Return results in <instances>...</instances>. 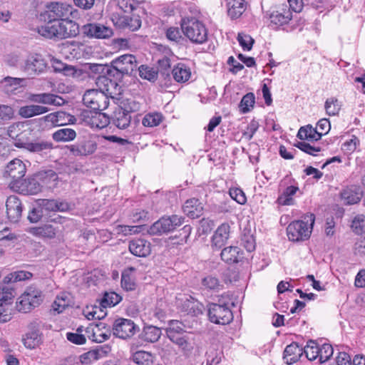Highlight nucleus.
<instances>
[{"mask_svg": "<svg viewBox=\"0 0 365 365\" xmlns=\"http://www.w3.org/2000/svg\"><path fill=\"white\" fill-rule=\"evenodd\" d=\"M297 137L301 140H318L321 138V135L318 133L317 128L308 125L299 128Z\"/></svg>", "mask_w": 365, "mask_h": 365, "instance_id": "37", "label": "nucleus"}, {"mask_svg": "<svg viewBox=\"0 0 365 365\" xmlns=\"http://www.w3.org/2000/svg\"><path fill=\"white\" fill-rule=\"evenodd\" d=\"M185 304L188 312L194 315L201 314L203 312V304L191 296L186 299Z\"/></svg>", "mask_w": 365, "mask_h": 365, "instance_id": "49", "label": "nucleus"}, {"mask_svg": "<svg viewBox=\"0 0 365 365\" xmlns=\"http://www.w3.org/2000/svg\"><path fill=\"white\" fill-rule=\"evenodd\" d=\"M49 18L56 20H66L69 17H74V14L77 11L71 5L66 3L52 2L48 6Z\"/></svg>", "mask_w": 365, "mask_h": 365, "instance_id": "8", "label": "nucleus"}, {"mask_svg": "<svg viewBox=\"0 0 365 365\" xmlns=\"http://www.w3.org/2000/svg\"><path fill=\"white\" fill-rule=\"evenodd\" d=\"M138 330L139 327L129 319L118 318L113 324V334L123 339L131 338Z\"/></svg>", "mask_w": 365, "mask_h": 365, "instance_id": "6", "label": "nucleus"}, {"mask_svg": "<svg viewBox=\"0 0 365 365\" xmlns=\"http://www.w3.org/2000/svg\"><path fill=\"white\" fill-rule=\"evenodd\" d=\"M302 354L303 349L297 343H292L286 346L283 358L287 364L292 365L298 361Z\"/></svg>", "mask_w": 365, "mask_h": 365, "instance_id": "20", "label": "nucleus"}, {"mask_svg": "<svg viewBox=\"0 0 365 365\" xmlns=\"http://www.w3.org/2000/svg\"><path fill=\"white\" fill-rule=\"evenodd\" d=\"M292 19L289 9H283L282 11H274L269 15L270 23L276 27L287 24Z\"/></svg>", "mask_w": 365, "mask_h": 365, "instance_id": "31", "label": "nucleus"}, {"mask_svg": "<svg viewBox=\"0 0 365 365\" xmlns=\"http://www.w3.org/2000/svg\"><path fill=\"white\" fill-rule=\"evenodd\" d=\"M109 106V98L105 93L94 91L93 88V113L103 111Z\"/></svg>", "mask_w": 365, "mask_h": 365, "instance_id": "34", "label": "nucleus"}, {"mask_svg": "<svg viewBox=\"0 0 365 365\" xmlns=\"http://www.w3.org/2000/svg\"><path fill=\"white\" fill-rule=\"evenodd\" d=\"M362 197V192L356 186L346 187L341 192V198L346 205L358 203Z\"/></svg>", "mask_w": 365, "mask_h": 365, "instance_id": "21", "label": "nucleus"}, {"mask_svg": "<svg viewBox=\"0 0 365 365\" xmlns=\"http://www.w3.org/2000/svg\"><path fill=\"white\" fill-rule=\"evenodd\" d=\"M14 110L11 106L0 104V125L14 118Z\"/></svg>", "mask_w": 365, "mask_h": 365, "instance_id": "52", "label": "nucleus"}, {"mask_svg": "<svg viewBox=\"0 0 365 365\" xmlns=\"http://www.w3.org/2000/svg\"><path fill=\"white\" fill-rule=\"evenodd\" d=\"M41 336L37 331H31L23 339L24 346L29 349H34L40 344Z\"/></svg>", "mask_w": 365, "mask_h": 365, "instance_id": "46", "label": "nucleus"}, {"mask_svg": "<svg viewBox=\"0 0 365 365\" xmlns=\"http://www.w3.org/2000/svg\"><path fill=\"white\" fill-rule=\"evenodd\" d=\"M172 73L173 78L178 83H185L191 76L190 68L182 63H179L173 67Z\"/></svg>", "mask_w": 365, "mask_h": 365, "instance_id": "33", "label": "nucleus"}, {"mask_svg": "<svg viewBox=\"0 0 365 365\" xmlns=\"http://www.w3.org/2000/svg\"><path fill=\"white\" fill-rule=\"evenodd\" d=\"M208 317L211 322L217 324H228L233 320V314L228 305L222 303H212L208 306Z\"/></svg>", "mask_w": 365, "mask_h": 365, "instance_id": "4", "label": "nucleus"}, {"mask_svg": "<svg viewBox=\"0 0 365 365\" xmlns=\"http://www.w3.org/2000/svg\"><path fill=\"white\" fill-rule=\"evenodd\" d=\"M73 300L71 294L68 292H62L58 295L53 303L52 307L53 311L58 314L63 312L66 308L71 306Z\"/></svg>", "mask_w": 365, "mask_h": 365, "instance_id": "28", "label": "nucleus"}, {"mask_svg": "<svg viewBox=\"0 0 365 365\" xmlns=\"http://www.w3.org/2000/svg\"><path fill=\"white\" fill-rule=\"evenodd\" d=\"M6 214L12 222H17L22 213V205L20 200L14 195L9 196L6 202Z\"/></svg>", "mask_w": 365, "mask_h": 365, "instance_id": "13", "label": "nucleus"}, {"mask_svg": "<svg viewBox=\"0 0 365 365\" xmlns=\"http://www.w3.org/2000/svg\"><path fill=\"white\" fill-rule=\"evenodd\" d=\"M319 346L314 341L310 340L304 346L303 352L309 361L315 360L319 358Z\"/></svg>", "mask_w": 365, "mask_h": 365, "instance_id": "48", "label": "nucleus"}, {"mask_svg": "<svg viewBox=\"0 0 365 365\" xmlns=\"http://www.w3.org/2000/svg\"><path fill=\"white\" fill-rule=\"evenodd\" d=\"M93 80H95L96 88L94 91L98 92H108L110 86H113L112 81L108 77V75H98L97 76H93Z\"/></svg>", "mask_w": 365, "mask_h": 365, "instance_id": "39", "label": "nucleus"}, {"mask_svg": "<svg viewBox=\"0 0 365 365\" xmlns=\"http://www.w3.org/2000/svg\"><path fill=\"white\" fill-rule=\"evenodd\" d=\"M139 75L142 78L148 80L150 81H155L157 78L158 73L153 68L148 66L141 65L138 68Z\"/></svg>", "mask_w": 365, "mask_h": 365, "instance_id": "57", "label": "nucleus"}, {"mask_svg": "<svg viewBox=\"0 0 365 365\" xmlns=\"http://www.w3.org/2000/svg\"><path fill=\"white\" fill-rule=\"evenodd\" d=\"M26 171V165L23 161L15 158L8 163L5 173L14 181H18L25 175Z\"/></svg>", "mask_w": 365, "mask_h": 365, "instance_id": "16", "label": "nucleus"}, {"mask_svg": "<svg viewBox=\"0 0 365 365\" xmlns=\"http://www.w3.org/2000/svg\"><path fill=\"white\" fill-rule=\"evenodd\" d=\"M46 63L41 56L36 54L30 56L25 62L24 71L28 76L38 75L46 69Z\"/></svg>", "mask_w": 365, "mask_h": 365, "instance_id": "11", "label": "nucleus"}, {"mask_svg": "<svg viewBox=\"0 0 365 365\" xmlns=\"http://www.w3.org/2000/svg\"><path fill=\"white\" fill-rule=\"evenodd\" d=\"M184 222V217L173 215L170 217H163L154 222L149 228L148 232L153 235H160L168 233L180 227Z\"/></svg>", "mask_w": 365, "mask_h": 365, "instance_id": "3", "label": "nucleus"}, {"mask_svg": "<svg viewBox=\"0 0 365 365\" xmlns=\"http://www.w3.org/2000/svg\"><path fill=\"white\" fill-rule=\"evenodd\" d=\"M31 132V126L29 122L13 123L7 130L9 136L15 140V143H25Z\"/></svg>", "mask_w": 365, "mask_h": 365, "instance_id": "9", "label": "nucleus"}, {"mask_svg": "<svg viewBox=\"0 0 365 365\" xmlns=\"http://www.w3.org/2000/svg\"><path fill=\"white\" fill-rule=\"evenodd\" d=\"M227 14L232 19L242 16L246 9L245 0H226Z\"/></svg>", "mask_w": 365, "mask_h": 365, "instance_id": "26", "label": "nucleus"}, {"mask_svg": "<svg viewBox=\"0 0 365 365\" xmlns=\"http://www.w3.org/2000/svg\"><path fill=\"white\" fill-rule=\"evenodd\" d=\"M81 331H82V329L78 328L77 329L76 333L68 332L66 334V338L71 343H73L76 344H83L86 343V336L81 333Z\"/></svg>", "mask_w": 365, "mask_h": 365, "instance_id": "61", "label": "nucleus"}, {"mask_svg": "<svg viewBox=\"0 0 365 365\" xmlns=\"http://www.w3.org/2000/svg\"><path fill=\"white\" fill-rule=\"evenodd\" d=\"M128 14H121L118 11H113L111 15V19L115 26L120 29H128L130 31H136L141 26V20L138 15H127Z\"/></svg>", "mask_w": 365, "mask_h": 365, "instance_id": "7", "label": "nucleus"}, {"mask_svg": "<svg viewBox=\"0 0 365 365\" xmlns=\"http://www.w3.org/2000/svg\"><path fill=\"white\" fill-rule=\"evenodd\" d=\"M185 326L184 324L178 320H171L169 322L168 327L166 329V334L168 337L178 335L182 334L185 331Z\"/></svg>", "mask_w": 365, "mask_h": 365, "instance_id": "51", "label": "nucleus"}, {"mask_svg": "<svg viewBox=\"0 0 365 365\" xmlns=\"http://www.w3.org/2000/svg\"><path fill=\"white\" fill-rule=\"evenodd\" d=\"M130 252L140 257H145L150 253V244L143 239H134L129 242Z\"/></svg>", "mask_w": 365, "mask_h": 365, "instance_id": "17", "label": "nucleus"}, {"mask_svg": "<svg viewBox=\"0 0 365 365\" xmlns=\"http://www.w3.org/2000/svg\"><path fill=\"white\" fill-rule=\"evenodd\" d=\"M133 360L138 365H151L153 356L150 352L138 351L133 355Z\"/></svg>", "mask_w": 365, "mask_h": 365, "instance_id": "50", "label": "nucleus"}, {"mask_svg": "<svg viewBox=\"0 0 365 365\" xmlns=\"http://www.w3.org/2000/svg\"><path fill=\"white\" fill-rule=\"evenodd\" d=\"M14 145L18 148H23L26 150L31 153H42L46 150L53 149V143L48 140H35L32 142L25 143H14Z\"/></svg>", "mask_w": 365, "mask_h": 365, "instance_id": "14", "label": "nucleus"}, {"mask_svg": "<svg viewBox=\"0 0 365 365\" xmlns=\"http://www.w3.org/2000/svg\"><path fill=\"white\" fill-rule=\"evenodd\" d=\"M58 39L74 37L79 33L78 24L73 21L69 19L58 20Z\"/></svg>", "mask_w": 365, "mask_h": 365, "instance_id": "15", "label": "nucleus"}, {"mask_svg": "<svg viewBox=\"0 0 365 365\" xmlns=\"http://www.w3.org/2000/svg\"><path fill=\"white\" fill-rule=\"evenodd\" d=\"M230 227L228 223H222L216 230L212 237V245L220 247L227 240L230 236Z\"/></svg>", "mask_w": 365, "mask_h": 365, "instance_id": "27", "label": "nucleus"}, {"mask_svg": "<svg viewBox=\"0 0 365 365\" xmlns=\"http://www.w3.org/2000/svg\"><path fill=\"white\" fill-rule=\"evenodd\" d=\"M182 209L184 213L192 219L198 218L203 214V206L196 198L187 200Z\"/></svg>", "mask_w": 365, "mask_h": 365, "instance_id": "19", "label": "nucleus"}, {"mask_svg": "<svg viewBox=\"0 0 365 365\" xmlns=\"http://www.w3.org/2000/svg\"><path fill=\"white\" fill-rule=\"evenodd\" d=\"M46 120L56 124V125H64L74 123L76 118L64 111H58L47 115L46 116Z\"/></svg>", "mask_w": 365, "mask_h": 365, "instance_id": "23", "label": "nucleus"}, {"mask_svg": "<svg viewBox=\"0 0 365 365\" xmlns=\"http://www.w3.org/2000/svg\"><path fill=\"white\" fill-rule=\"evenodd\" d=\"M110 336L109 327L103 322H98L93 326V341L102 343Z\"/></svg>", "mask_w": 365, "mask_h": 365, "instance_id": "24", "label": "nucleus"}, {"mask_svg": "<svg viewBox=\"0 0 365 365\" xmlns=\"http://www.w3.org/2000/svg\"><path fill=\"white\" fill-rule=\"evenodd\" d=\"M51 63L54 71L56 72H63L66 76H72L80 80L89 77L88 72L83 71L82 69H76L73 66H68L56 58H53Z\"/></svg>", "mask_w": 365, "mask_h": 365, "instance_id": "12", "label": "nucleus"}, {"mask_svg": "<svg viewBox=\"0 0 365 365\" xmlns=\"http://www.w3.org/2000/svg\"><path fill=\"white\" fill-rule=\"evenodd\" d=\"M237 40L242 48L247 51L252 49L255 42L254 39L250 35L243 33L238 34Z\"/></svg>", "mask_w": 365, "mask_h": 365, "instance_id": "60", "label": "nucleus"}, {"mask_svg": "<svg viewBox=\"0 0 365 365\" xmlns=\"http://www.w3.org/2000/svg\"><path fill=\"white\" fill-rule=\"evenodd\" d=\"M121 286L126 291H132L135 289V283L133 279L127 272H123L122 274Z\"/></svg>", "mask_w": 365, "mask_h": 365, "instance_id": "63", "label": "nucleus"}, {"mask_svg": "<svg viewBox=\"0 0 365 365\" xmlns=\"http://www.w3.org/2000/svg\"><path fill=\"white\" fill-rule=\"evenodd\" d=\"M38 177L42 183L48 188L55 187L58 180L57 174L51 170L39 173Z\"/></svg>", "mask_w": 365, "mask_h": 365, "instance_id": "42", "label": "nucleus"}, {"mask_svg": "<svg viewBox=\"0 0 365 365\" xmlns=\"http://www.w3.org/2000/svg\"><path fill=\"white\" fill-rule=\"evenodd\" d=\"M180 26L184 35L192 43H203L207 39L205 26L195 18H183Z\"/></svg>", "mask_w": 365, "mask_h": 365, "instance_id": "2", "label": "nucleus"}, {"mask_svg": "<svg viewBox=\"0 0 365 365\" xmlns=\"http://www.w3.org/2000/svg\"><path fill=\"white\" fill-rule=\"evenodd\" d=\"M30 232L37 237L52 239L55 237L56 230L52 225H46L43 227L31 228Z\"/></svg>", "mask_w": 365, "mask_h": 365, "instance_id": "38", "label": "nucleus"}, {"mask_svg": "<svg viewBox=\"0 0 365 365\" xmlns=\"http://www.w3.org/2000/svg\"><path fill=\"white\" fill-rule=\"evenodd\" d=\"M229 194L232 199L240 205H244L247 202L245 194L240 188L231 187Z\"/></svg>", "mask_w": 365, "mask_h": 365, "instance_id": "59", "label": "nucleus"}, {"mask_svg": "<svg viewBox=\"0 0 365 365\" xmlns=\"http://www.w3.org/2000/svg\"><path fill=\"white\" fill-rule=\"evenodd\" d=\"M112 66L122 74H131L137 68L136 58L131 54L122 55L112 61Z\"/></svg>", "mask_w": 365, "mask_h": 365, "instance_id": "10", "label": "nucleus"}, {"mask_svg": "<svg viewBox=\"0 0 365 365\" xmlns=\"http://www.w3.org/2000/svg\"><path fill=\"white\" fill-rule=\"evenodd\" d=\"M299 190L297 186H289L287 187L282 195L278 198L279 202L282 205H294V200L293 196L296 194Z\"/></svg>", "mask_w": 365, "mask_h": 365, "instance_id": "43", "label": "nucleus"}, {"mask_svg": "<svg viewBox=\"0 0 365 365\" xmlns=\"http://www.w3.org/2000/svg\"><path fill=\"white\" fill-rule=\"evenodd\" d=\"M105 309L100 304L99 305H93V326L106 317L107 312Z\"/></svg>", "mask_w": 365, "mask_h": 365, "instance_id": "62", "label": "nucleus"}, {"mask_svg": "<svg viewBox=\"0 0 365 365\" xmlns=\"http://www.w3.org/2000/svg\"><path fill=\"white\" fill-rule=\"evenodd\" d=\"M38 205L41 207L43 212H56V200L41 199L38 201Z\"/></svg>", "mask_w": 365, "mask_h": 365, "instance_id": "64", "label": "nucleus"}, {"mask_svg": "<svg viewBox=\"0 0 365 365\" xmlns=\"http://www.w3.org/2000/svg\"><path fill=\"white\" fill-rule=\"evenodd\" d=\"M122 300L121 296L114 292H106L100 300V304L103 307H114Z\"/></svg>", "mask_w": 365, "mask_h": 365, "instance_id": "45", "label": "nucleus"}, {"mask_svg": "<svg viewBox=\"0 0 365 365\" xmlns=\"http://www.w3.org/2000/svg\"><path fill=\"white\" fill-rule=\"evenodd\" d=\"M68 149L75 156H86L91 153V142L89 140H81L68 146Z\"/></svg>", "mask_w": 365, "mask_h": 365, "instance_id": "32", "label": "nucleus"}, {"mask_svg": "<svg viewBox=\"0 0 365 365\" xmlns=\"http://www.w3.org/2000/svg\"><path fill=\"white\" fill-rule=\"evenodd\" d=\"M319 360L321 364L327 361L333 355L334 349L329 344H324L319 346Z\"/></svg>", "mask_w": 365, "mask_h": 365, "instance_id": "53", "label": "nucleus"}, {"mask_svg": "<svg viewBox=\"0 0 365 365\" xmlns=\"http://www.w3.org/2000/svg\"><path fill=\"white\" fill-rule=\"evenodd\" d=\"M76 137V131L68 128L58 129L52 134V138L56 142H69L74 140Z\"/></svg>", "mask_w": 365, "mask_h": 365, "instance_id": "36", "label": "nucleus"}, {"mask_svg": "<svg viewBox=\"0 0 365 365\" xmlns=\"http://www.w3.org/2000/svg\"><path fill=\"white\" fill-rule=\"evenodd\" d=\"M112 34V29L109 27L102 25H96L94 27L93 36H95L98 38H107L111 36Z\"/></svg>", "mask_w": 365, "mask_h": 365, "instance_id": "58", "label": "nucleus"}, {"mask_svg": "<svg viewBox=\"0 0 365 365\" xmlns=\"http://www.w3.org/2000/svg\"><path fill=\"white\" fill-rule=\"evenodd\" d=\"M58 20L51 19L38 26L36 31L41 36L49 39H58Z\"/></svg>", "mask_w": 365, "mask_h": 365, "instance_id": "18", "label": "nucleus"}, {"mask_svg": "<svg viewBox=\"0 0 365 365\" xmlns=\"http://www.w3.org/2000/svg\"><path fill=\"white\" fill-rule=\"evenodd\" d=\"M17 307L19 311L29 312L42 302L41 292L33 287H28L19 298Z\"/></svg>", "mask_w": 365, "mask_h": 365, "instance_id": "5", "label": "nucleus"}, {"mask_svg": "<svg viewBox=\"0 0 365 365\" xmlns=\"http://www.w3.org/2000/svg\"><path fill=\"white\" fill-rule=\"evenodd\" d=\"M314 220V215L310 213L306 215L304 220H295L291 222L287 228L289 240L293 242H298L309 238Z\"/></svg>", "mask_w": 365, "mask_h": 365, "instance_id": "1", "label": "nucleus"}, {"mask_svg": "<svg viewBox=\"0 0 365 365\" xmlns=\"http://www.w3.org/2000/svg\"><path fill=\"white\" fill-rule=\"evenodd\" d=\"M324 107L329 115H335L340 110V105L335 98H328L325 102Z\"/></svg>", "mask_w": 365, "mask_h": 365, "instance_id": "56", "label": "nucleus"}, {"mask_svg": "<svg viewBox=\"0 0 365 365\" xmlns=\"http://www.w3.org/2000/svg\"><path fill=\"white\" fill-rule=\"evenodd\" d=\"M130 120L131 116L128 113V110L120 108L115 111L113 123L118 128L125 129L128 128L130 123Z\"/></svg>", "mask_w": 365, "mask_h": 365, "instance_id": "30", "label": "nucleus"}, {"mask_svg": "<svg viewBox=\"0 0 365 365\" xmlns=\"http://www.w3.org/2000/svg\"><path fill=\"white\" fill-rule=\"evenodd\" d=\"M220 256L226 263L234 264L238 262L242 258V252L237 246H230L222 250Z\"/></svg>", "mask_w": 365, "mask_h": 365, "instance_id": "25", "label": "nucleus"}, {"mask_svg": "<svg viewBox=\"0 0 365 365\" xmlns=\"http://www.w3.org/2000/svg\"><path fill=\"white\" fill-rule=\"evenodd\" d=\"M29 100L35 103L47 105L61 106L64 103L62 98L51 93L33 94L29 97Z\"/></svg>", "mask_w": 365, "mask_h": 365, "instance_id": "22", "label": "nucleus"}, {"mask_svg": "<svg viewBox=\"0 0 365 365\" xmlns=\"http://www.w3.org/2000/svg\"><path fill=\"white\" fill-rule=\"evenodd\" d=\"M110 123V118L107 114L102 111H95L93 113V128L98 129L106 128Z\"/></svg>", "mask_w": 365, "mask_h": 365, "instance_id": "44", "label": "nucleus"}, {"mask_svg": "<svg viewBox=\"0 0 365 365\" xmlns=\"http://www.w3.org/2000/svg\"><path fill=\"white\" fill-rule=\"evenodd\" d=\"M48 111L47 107L38 106V105H27L21 106L19 109V115L23 118H29L35 115L46 113Z\"/></svg>", "mask_w": 365, "mask_h": 365, "instance_id": "29", "label": "nucleus"}, {"mask_svg": "<svg viewBox=\"0 0 365 365\" xmlns=\"http://www.w3.org/2000/svg\"><path fill=\"white\" fill-rule=\"evenodd\" d=\"M115 6V11L123 14H130L134 9V0H113L111 6Z\"/></svg>", "mask_w": 365, "mask_h": 365, "instance_id": "41", "label": "nucleus"}, {"mask_svg": "<svg viewBox=\"0 0 365 365\" xmlns=\"http://www.w3.org/2000/svg\"><path fill=\"white\" fill-rule=\"evenodd\" d=\"M161 336V330L155 326H146L140 334V338L147 342L154 343L158 341Z\"/></svg>", "mask_w": 365, "mask_h": 365, "instance_id": "35", "label": "nucleus"}, {"mask_svg": "<svg viewBox=\"0 0 365 365\" xmlns=\"http://www.w3.org/2000/svg\"><path fill=\"white\" fill-rule=\"evenodd\" d=\"M163 116L160 113H149L142 120V124L145 127H155L163 121Z\"/></svg>", "mask_w": 365, "mask_h": 365, "instance_id": "47", "label": "nucleus"}, {"mask_svg": "<svg viewBox=\"0 0 365 365\" xmlns=\"http://www.w3.org/2000/svg\"><path fill=\"white\" fill-rule=\"evenodd\" d=\"M201 284L205 289L215 292H218L223 287V284L220 279L213 275H207L203 277Z\"/></svg>", "mask_w": 365, "mask_h": 365, "instance_id": "40", "label": "nucleus"}, {"mask_svg": "<svg viewBox=\"0 0 365 365\" xmlns=\"http://www.w3.org/2000/svg\"><path fill=\"white\" fill-rule=\"evenodd\" d=\"M351 229L357 235L365 232V216L364 215H358L354 218Z\"/></svg>", "mask_w": 365, "mask_h": 365, "instance_id": "54", "label": "nucleus"}, {"mask_svg": "<svg viewBox=\"0 0 365 365\" xmlns=\"http://www.w3.org/2000/svg\"><path fill=\"white\" fill-rule=\"evenodd\" d=\"M255 96L252 93H248L242 98L240 107L243 113L250 111V108H252L255 104Z\"/></svg>", "mask_w": 365, "mask_h": 365, "instance_id": "55", "label": "nucleus"}]
</instances>
